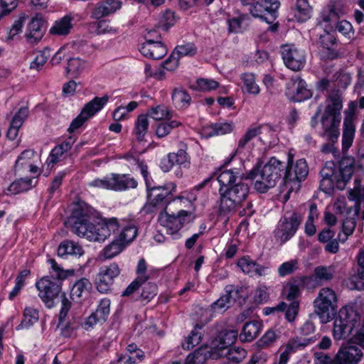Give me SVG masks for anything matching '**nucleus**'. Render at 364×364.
<instances>
[{
  "instance_id": "nucleus-49",
  "label": "nucleus",
  "mask_w": 364,
  "mask_h": 364,
  "mask_svg": "<svg viewBox=\"0 0 364 364\" xmlns=\"http://www.w3.org/2000/svg\"><path fill=\"white\" fill-rule=\"evenodd\" d=\"M71 28V18L68 16H64L55 23L50 28V33L58 36H65L69 33Z\"/></svg>"
},
{
  "instance_id": "nucleus-15",
  "label": "nucleus",
  "mask_w": 364,
  "mask_h": 364,
  "mask_svg": "<svg viewBox=\"0 0 364 364\" xmlns=\"http://www.w3.org/2000/svg\"><path fill=\"white\" fill-rule=\"evenodd\" d=\"M321 180L320 187L324 192L338 188L339 185L338 173L333 162L328 161L320 171Z\"/></svg>"
},
{
  "instance_id": "nucleus-50",
  "label": "nucleus",
  "mask_w": 364,
  "mask_h": 364,
  "mask_svg": "<svg viewBox=\"0 0 364 364\" xmlns=\"http://www.w3.org/2000/svg\"><path fill=\"white\" fill-rule=\"evenodd\" d=\"M202 327V325H196L191 334L186 338L185 341L182 343V348L184 350H188L200 342L202 334L198 330L201 329Z\"/></svg>"
},
{
  "instance_id": "nucleus-26",
  "label": "nucleus",
  "mask_w": 364,
  "mask_h": 364,
  "mask_svg": "<svg viewBox=\"0 0 364 364\" xmlns=\"http://www.w3.org/2000/svg\"><path fill=\"white\" fill-rule=\"evenodd\" d=\"M43 19L40 14H37L31 18L26 33V37L29 43H37L43 38L44 34L43 31Z\"/></svg>"
},
{
  "instance_id": "nucleus-4",
  "label": "nucleus",
  "mask_w": 364,
  "mask_h": 364,
  "mask_svg": "<svg viewBox=\"0 0 364 364\" xmlns=\"http://www.w3.org/2000/svg\"><path fill=\"white\" fill-rule=\"evenodd\" d=\"M52 267L50 276H46L36 283L38 291V296L48 308L54 306V299L58 297L61 291L60 281L67 277L66 272L58 265L55 259H49Z\"/></svg>"
},
{
  "instance_id": "nucleus-11",
  "label": "nucleus",
  "mask_w": 364,
  "mask_h": 364,
  "mask_svg": "<svg viewBox=\"0 0 364 364\" xmlns=\"http://www.w3.org/2000/svg\"><path fill=\"white\" fill-rule=\"evenodd\" d=\"M120 274L121 268L116 262L102 265L96 276L97 289L100 293H107Z\"/></svg>"
},
{
  "instance_id": "nucleus-42",
  "label": "nucleus",
  "mask_w": 364,
  "mask_h": 364,
  "mask_svg": "<svg viewBox=\"0 0 364 364\" xmlns=\"http://www.w3.org/2000/svg\"><path fill=\"white\" fill-rule=\"evenodd\" d=\"M311 7L307 0H296L295 18L298 21L304 22L310 18Z\"/></svg>"
},
{
  "instance_id": "nucleus-63",
  "label": "nucleus",
  "mask_w": 364,
  "mask_h": 364,
  "mask_svg": "<svg viewBox=\"0 0 364 364\" xmlns=\"http://www.w3.org/2000/svg\"><path fill=\"white\" fill-rule=\"evenodd\" d=\"M141 297L142 299L150 301L157 294V286L152 282L144 283Z\"/></svg>"
},
{
  "instance_id": "nucleus-37",
  "label": "nucleus",
  "mask_w": 364,
  "mask_h": 364,
  "mask_svg": "<svg viewBox=\"0 0 364 364\" xmlns=\"http://www.w3.org/2000/svg\"><path fill=\"white\" fill-rule=\"evenodd\" d=\"M34 151L33 150H24L22 151L16 161V173L21 174L24 170L27 169L31 166Z\"/></svg>"
},
{
  "instance_id": "nucleus-19",
  "label": "nucleus",
  "mask_w": 364,
  "mask_h": 364,
  "mask_svg": "<svg viewBox=\"0 0 364 364\" xmlns=\"http://www.w3.org/2000/svg\"><path fill=\"white\" fill-rule=\"evenodd\" d=\"M122 6V2L119 0H103L95 4L91 12V18L94 19H100L103 17L109 16Z\"/></svg>"
},
{
  "instance_id": "nucleus-27",
  "label": "nucleus",
  "mask_w": 364,
  "mask_h": 364,
  "mask_svg": "<svg viewBox=\"0 0 364 364\" xmlns=\"http://www.w3.org/2000/svg\"><path fill=\"white\" fill-rule=\"evenodd\" d=\"M355 127L353 117L346 116L343 121V129L342 134V152L346 154L352 146L355 136Z\"/></svg>"
},
{
  "instance_id": "nucleus-2",
  "label": "nucleus",
  "mask_w": 364,
  "mask_h": 364,
  "mask_svg": "<svg viewBox=\"0 0 364 364\" xmlns=\"http://www.w3.org/2000/svg\"><path fill=\"white\" fill-rule=\"evenodd\" d=\"M90 219L91 210L80 206L73 212L65 225L79 237L100 242H104L119 228V223L115 218L102 219L97 224L91 223Z\"/></svg>"
},
{
  "instance_id": "nucleus-18",
  "label": "nucleus",
  "mask_w": 364,
  "mask_h": 364,
  "mask_svg": "<svg viewBox=\"0 0 364 364\" xmlns=\"http://www.w3.org/2000/svg\"><path fill=\"white\" fill-rule=\"evenodd\" d=\"M110 301L108 299H103L100 301L96 310L92 312L84 323V328L86 331L93 328L98 323L105 322L110 311Z\"/></svg>"
},
{
  "instance_id": "nucleus-29",
  "label": "nucleus",
  "mask_w": 364,
  "mask_h": 364,
  "mask_svg": "<svg viewBox=\"0 0 364 364\" xmlns=\"http://www.w3.org/2000/svg\"><path fill=\"white\" fill-rule=\"evenodd\" d=\"M337 173H338L339 179L338 188L343 189L353 173V159L350 158H343L340 161L339 168L337 169Z\"/></svg>"
},
{
  "instance_id": "nucleus-16",
  "label": "nucleus",
  "mask_w": 364,
  "mask_h": 364,
  "mask_svg": "<svg viewBox=\"0 0 364 364\" xmlns=\"http://www.w3.org/2000/svg\"><path fill=\"white\" fill-rule=\"evenodd\" d=\"M190 165V159L186 152V146L182 147L177 152L169 153L167 158L161 162V168L164 172L169 171L173 166L188 168Z\"/></svg>"
},
{
  "instance_id": "nucleus-33",
  "label": "nucleus",
  "mask_w": 364,
  "mask_h": 364,
  "mask_svg": "<svg viewBox=\"0 0 364 364\" xmlns=\"http://www.w3.org/2000/svg\"><path fill=\"white\" fill-rule=\"evenodd\" d=\"M83 253L84 250L82 247L71 240H65L62 242L58 246L57 250V254L59 257H64L68 255L81 256Z\"/></svg>"
},
{
  "instance_id": "nucleus-20",
  "label": "nucleus",
  "mask_w": 364,
  "mask_h": 364,
  "mask_svg": "<svg viewBox=\"0 0 364 364\" xmlns=\"http://www.w3.org/2000/svg\"><path fill=\"white\" fill-rule=\"evenodd\" d=\"M287 89L296 102H301L311 96V91L306 88V82L298 75L290 79L287 83Z\"/></svg>"
},
{
  "instance_id": "nucleus-14",
  "label": "nucleus",
  "mask_w": 364,
  "mask_h": 364,
  "mask_svg": "<svg viewBox=\"0 0 364 364\" xmlns=\"http://www.w3.org/2000/svg\"><path fill=\"white\" fill-rule=\"evenodd\" d=\"M318 338L319 336L317 334L308 338L296 336L289 339L284 346V351L280 354L278 364H287L291 354L314 343Z\"/></svg>"
},
{
  "instance_id": "nucleus-35",
  "label": "nucleus",
  "mask_w": 364,
  "mask_h": 364,
  "mask_svg": "<svg viewBox=\"0 0 364 364\" xmlns=\"http://www.w3.org/2000/svg\"><path fill=\"white\" fill-rule=\"evenodd\" d=\"M337 318L349 324L352 328H354L359 322V316L357 312L353 308L348 306L340 309Z\"/></svg>"
},
{
  "instance_id": "nucleus-25",
  "label": "nucleus",
  "mask_w": 364,
  "mask_h": 364,
  "mask_svg": "<svg viewBox=\"0 0 364 364\" xmlns=\"http://www.w3.org/2000/svg\"><path fill=\"white\" fill-rule=\"evenodd\" d=\"M237 331L224 329L221 331L212 342L213 348L218 352L230 348L237 337Z\"/></svg>"
},
{
  "instance_id": "nucleus-31",
  "label": "nucleus",
  "mask_w": 364,
  "mask_h": 364,
  "mask_svg": "<svg viewBox=\"0 0 364 364\" xmlns=\"http://www.w3.org/2000/svg\"><path fill=\"white\" fill-rule=\"evenodd\" d=\"M109 97L107 95L103 97H95L91 101L85 105L82 111L90 119L100 112L107 105Z\"/></svg>"
},
{
  "instance_id": "nucleus-22",
  "label": "nucleus",
  "mask_w": 364,
  "mask_h": 364,
  "mask_svg": "<svg viewBox=\"0 0 364 364\" xmlns=\"http://www.w3.org/2000/svg\"><path fill=\"white\" fill-rule=\"evenodd\" d=\"M139 50L144 56L154 60L161 59L167 53L166 46L161 41L152 38H148Z\"/></svg>"
},
{
  "instance_id": "nucleus-44",
  "label": "nucleus",
  "mask_w": 364,
  "mask_h": 364,
  "mask_svg": "<svg viewBox=\"0 0 364 364\" xmlns=\"http://www.w3.org/2000/svg\"><path fill=\"white\" fill-rule=\"evenodd\" d=\"M38 311L32 307H26L23 311V319L21 323L16 327V330L19 331L23 328H28L38 321Z\"/></svg>"
},
{
  "instance_id": "nucleus-24",
  "label": "nucleus",
  "mask_w": 364,
  "mask_h": 364,
  "mask_svg": "<svg viewBox=\"0 0 364 364\" xmlns=\"http://www.w3.org/2000/svg\"><path fill=\"white\" fill-rule=\"evenodd\" d=\"M233 293L237 294V291H235L234 287L232 285L226 286L225 294L210 306V310L214 314L224 313L235 301L232 296Z\"/></svg>"
},
{
  "instance_id": "nucleus-45",
  "label": "nucleus",
  "mask_w": 364,
  "mask_h": 364,
  "mask_svg": "<svg viewBox=\"0 0 364 364\" xmlns=\"http://www.w3.org/2000/svg\"><path fill=\"white\" fill-rule=\"evenodd\" d=\"M353 329L349 324L336 318L333 323V336L336 340L345 339L351 333Z\"/></svg>"
},
{
  "instance_id": "nucleus-57",
  "label": "nucleus",
  "mask_w": 364,
  "mask_h": 364,
  "mask_svg": "<svg viewBox=\"0 0 364 364\" xmlns=\"http://www.w3.org/2000/svg\"><path fill=\"white\" fill-rule=\"evenodd\" d=\"M181 125L182 123L176 119L160 123L156 127V134L159 138L164 137L168 135L173 129L177 128Z\"/></svg>"
},
{
  "instance_id": "nucleus-60",
  "label": "nucleus",
  "mask_w": 364,
  "mask_h": 364,
  "mask_svg": "<svg viewBox=\"0 0 364 364\" xmlns=\"http://www.w3.org/2000/svg\"><path fill=\"white\" fill-rule=\"evenodd\" d=\"M173 53L177 55L178 58L183 56H193L196 53V47L193 43H188L177 46Z\"/></svg>"
},
{
  "instance_id": "nucleus-48",
  "label": "nucleus",
  "mask_w": 364,
  "mask_h": 364,
  "mask_svg": "<svg viewBox=\"0 0 364 364\" xmlns=\"http://www.w3.org/2000/svg\"><path fill=\"white\" fill-rule=\"evenodd\" d=\"M92 284L89 279L82 278L77 281L73 286L70 291L72 299L80 298L84 294H87Z\"/></svg>"
},
{
  "instance_id": "nucleus-54",
  "label": "nucleus",
  "mask_w": 364,
  "mask_h": 364,
  "mask_svg": "<svg viewBox=\"0 0 364 364\" xmlns=\"http://www.w3.org/2000/svg\"><path fill=\"white\" fill-rule=\"evenodd\" d=\"M280 337V331L276 329H269L258 341L259 347L265 348L272 346Z\"/></svg>"
},
{
  "instance_id": "nucleus-34",
  "label": "nucleus",
  "mask_w": 364,
  "mask_h": 364,
  "mask_svg": "<svg viewBox=\"0 0 364 364\" xmlns=\"http://www.w3.org/2000/svg\"><path fill=\"white\" fill-rule=\"evenodd\" d=\"M90 68V64L86 60L80 58H71L68 61L66 71L73 77H78L83 71Z\"/></svg>"
},
{
  "instance_id": "nucleus-28",
  "label": "nucleus",
  "mask_w": 364,
  "mask_h": 364,
  "mask_svg": "<svg viewBox=\"0 0 364 364\" xmlns=\"http://www.w3.org/2000/svg\"><path fill=\"white\" fill-rule=\"evenodd\" d=\"M112 190L124 191L131 188H136L138 183L136 180L129 174L112 173Z\"/></svg>"
},
{
  "instance_id": "nucleus-12",
  "label": "nucleus",
  "mask_w": 364,
  "mask_h": 364,
  "mask_svg": "<svg viewBox=\"0 0 364 364\" xmlns=\"http://www.w3.org/2000/svg\"><path fill=\"white\" fill-rule=\"evenodd\" d=\"M188 215L186 210H181L176 215L170 214L166 211V208L159 215V221L166 228L167 233L173 235V239L180 237L178 231L183 227L185 218Z\"/></svg>"
},
{
  "instance_id": "nucleus-40",
  "label": "nucleus",
  "mask_w": 364,
  "mask_h": 364,
  "mask_svg": "<svg viewBox=\"0 0 364 364\" xmlns=\"http://www.w3.org/2000/svg\"><path fill=\"white\" fill-rule=\"evenodd\" d=\"M267 129V126L259 125L249 128L245 134L239 139L237 150L243 149L246 144L262 133V129Z\"/></svg>"
},
{
  "instance_id": "nucleus-17",
  "label": "nucleus",
  "mask_w": 364,
  "mask_h": 364,
  "mask_svg": "<svg viewBox=\"0 0 364 364\" xmlns=\"http://www.w3.org/2000/svg\"><path fill=\"white\" fill-rule=\"evenodd\" d=\"M363 356L362 350L354 345H342L336 353L339 364H358Z\"/></svg>"
},
{
  "instance_id": "nucleus-10",
  "label": "nucleus",
  "mask_w": 364,
  "mask_h": 364,
  "mask_svg": "<svg viewBox=\"0 0 364 364\" xmlns=\"http://www.w3.org/2000/svg\"><path fill=\"white\" fill-rule=\"evenodd\" d=\"M279 5L277 0H260L252 3L249 11L253 17L270 24L277 18Z\"/></svg>"
},
{
  "instance_id": "nucleus-58",
  "label": "nucleus",
  "mask_w": 364,
  "mask_h": 364,
  "mask_svg": "<svg viewBox=\"0 0 364 364\" xmlns=\"http://www.w3.org/2000/svg\"><path fill=\"white\" fill-rule=\"evenodd\" d=\"M50 55V49L48 48L38 52L36 54L34 60L31 63L30 68L36 70H41Z\"/></svg>"
},
{
  "instance_id": "nucleus-3",
  "label": "nucleus",
  "mask_w": 364,
  "mask_h": 364,
  "mask_svg": "<svg viewBox=\"0 0 364 364\" xmlns=\"http://www.w3.org/2000/svg\"><path fill=\"white\" fill-rule=\"evenodd\" d=\"M343 97L338 90L331 92L326 100V108L321 122L324 134L332 141H336L340 135L339 126L341 121Z\"/></svg>"
},
{
  "instance_id": "nucleus-64",
  "label": "nucleus",
  "mask_w": 364,
  "mask_h": 364,
  "mask_svg": "<svg viewBox=\"0 0 364 364\" xmlns=\"http://www.w3.org/2000/svg\"><path fill=\"white\" fill-rule=\"evenodd\" d=\"M250 17L247 14L240 15L237 18H232L228 21L229 31L233 33H239L242 30V23L249 20Z\"/></svg>"
},
{
  "instance_id": "nucleus-36",
  "label": "nucleus",
  "mask_w": 364,
  "mask_h": 364,
  "mask_svg": "<svg viewBox=\"0 0 364 364\" xmlns=\"http://www.w3.org/2000/svg\"><path fill=\"white\" fill-rule=\"evenodd\" d=\"M172 100L176 108L182 109L190 105L191 97L185 90L176 88L172 93Z\"/></svg>"
},
{
  "instance_id": "nucleus-41",
  "label": "nucleus",
  "mask_w": 364,
  "mask_h": 364,
  "mask_svg": "<svg viewBox=\"0 0 364 364\" xmlns=\"http://www.w3.org/2000/svg\"><path fill=\"white\" fill-rule=\"evenodd\" d=\"M240 175L239 171L232 170L220 171L217 176V180L220 185V188H229L232 186Z\"/></svg>"
},
{
  "instance_id": "nucleus-1",
  "label": "nucleus",
  "mask_w": 364,
  "mask_h": 364,
  "mask_svg": "<svg viewBox=\"0 0 364 364\" xmlns=\"http://www.w3.org/2000/svg\"><path fill=\"white\" fill-rule=\"evenodd\" d=\"M309 167L304 159H300L295 163L293 157L289 155L287 166L272 157L264 166H255L246 176L247 179L255 181L254 188L259 193H266L274 188L282 177L284 185L290 183L301 182L306 178Z\"/></svg>"
},
{
  "instance_id": "nucleus-9",
  "label": "nucleus",
  "mask_w": 364,
  "mask_h": 364,
  "mask_svg": "<svg viewBox=\"0 0 364 364\" xmlns=\"http://www.w3.org/2000/svg\"><path fill=\"white\" fill-rule=\"evenodd\" d=\"M337 296L336 292L328 288L320 289L317 297L314 301V312L322 323H327L331 318L337 308Z\"/></svg>"
},
{
  "instance_id": "nucleus-13",
  "label": "nucleus",
  "mask_w": 364,
  "mask_h": 364,
  "mask_svg": "<svg viewBox=\"0 0 364 364\" xmlns=\"http://www.w3.org/2000/svg\"><path fill=\"white\" fill-rule=\"evenodd\" d=\"M282 56L285 65L294 71L301 70L305 65V53L294 45H285L282 47Z\"/></svg>"
},
{
  "instance_id": "nucleus-51",
  "label": "nucleus",
  "mask_w": 364,
  "mask_h": 364,
  "mask_svg": "<svg viewBox=\"0 0 364 364\" xmlns=\"http://www.w3.org/2000/svg\"><path fill=\"white\" fill-rule=\"evenodd\" d=\"M246 91L251 95H257L260 92L259 85L255 82V77L253 73H246L241 75Z\"/></svg>"
},
{
  "instance_id": "nucleus-62",
  "label": "nucleus",
  "mask_w": 364,
  "mask_h": 364,
  "mask_svg": "<svg viewBox=\"0 0 364 364\" xmlns=\"http://www.w3.org/2000/svg\"><path fill=\"white\" fill-rule=\"evenodd\" d=\"M314 364H339L336 358V354L331 358L327 353L322 351H315L313 354Z\"/></svg>"
},
{
  "instance_id": "nucleus-61",
  "label": "nucleus",
  "mask_w": 364,
  "mask_h": 364,
  "mask_svg": "<svg viewBox=\"0 0 364 364\" xmlns=\"http://www.w3.org/2000/svg\"><path fill=\"white\" fill-rule=\"evenodd\" d=\"M206 360V355L201 348L188 354L183 364H203Z\"/></svg>"
},
{
  "instance_id": "nucleus-38",
  "label": "nucleus",
  "mask_w": 364,
  "mask_h": 364,
  "mask_svg": "<svg viewBox=\"0 0 364 364\" xmlns=\"http://www.w3.org/2000/svg\"><path fill=\"white\" fill-rule=\"evenodd\" d=\"M33 178H21L14 181L7 188V194H18L30 190L33 186L32 184Z\"/></svg>"
},
{
  "instance_id": "nucleus-5",
  "label": "nucleus",
  "mask_w": 364,
  "mask_h": 364,
  "mask_svg": "<svg viewBox=\"0 0 364 364\" xmlns=\"http://www.w3.org/2000/svg\"><path fill=\"white\" fill-rule=\"evenodd\" d=\"M346 13L343 4L340 1H331V3L321 13L318 23H326L330 28L335 25L336 29L343 36L351 37L353 29L351 23L346 20L338 21V19Z\"/></svg>"
},
{
  "instance_id": "nucleus-7",
  "label": "nucleus",
  "mask_w": 364,
  "mask_h": 364,
  "mask_svg": "<svg viewBox=\"0 0 364 364\" xmlns=\"http://www.w3.org/2000/svg\"><path fill=\"white\" fill-rule=\"evenodd\" d=\"M220 213H228L240 205L246 200L249 193V187L244 183L233 184L229 188H219Z\"/></svg>"
},
{
  "instance_id": "nucleus-30",
  "label": "nucleus",
  "mask_w": 364,
  "mask_h": 364,
  "mask_svg": "<svg viewBox=\"0 0 364 364\" xmlns=\"http://www.w3.org/2000/svg\"><path fill=\"white\" fill-rule=\"evenodd\" d=\"M218 355L225 358L229 362H224L222 364H238L246 358L247 351L242 348L232 347L218 352Z\"/></svg>"
},
{
  "instance_id": "nucleus-46",
  "label": "nucleus",
  "mask_w": 364,
  "mask_h": 364,
  "mask_svg": "<svg viewBox=\"0 0 364 364\" xmlns=\"http://www.w3.org/2000/svg\"><path fill=\"white\" fill-rule=\"evenodd\" d=\"M149 127L147 115L140 114L138 116L134 129V134L138 141H143Z\"/></svg>"
},
{
  "instance_id": "nucleus-32",
  "label": "nucleus",
  "mask_w": 364,
  "mask_h": 364,
  "mask_svg": "<svg viewBox=\"0 0 364 364\" xmlns=\"http://www.w3.org/2000/svg\"><path fill=\"white\" fill-rule=\"evenodd\" d=\"M262 323L258 321H251L245 323L240 338L242 341L250 342L254 340L261 331Z\"/></svg>"
},
{
  "instance_id": "nucleus-23",
  "label": "nucleus",
  "mask_w": 364,
  "mask_h": 364,
  "mask_svg": "<svg viewBox=\"0 0 364 364\" xmlns=\"http://www.w3.org/2000/svg\"><path fill=\"white\" fill-rule=\"evenodd\" d=\"M237 266L245 274L250 277H263L269 274L267 267L257 263L248 256L240 258L237 262Z\"/></svg>"
},
{
  "instance_id": "nucleus-43",
  "label": "nucleus",
  "mask_w": 364,
  "mask_h": 364,
  "mask_svg": "<svg viewBox=\"0 0 364 364\" xmlns=\"http://www.w3.org/2000/svg\"><path fill=\"white\" fill-rule=\"evenodd\" d=\"M173 112L169 109L164 105H159L150 108L147 112V117H150L154 120L159 121L165 119H171L173 117Z\"/></svg>"
},
{
  "instance_id": "nucleus-52",
  "label": "nucleus",
  "mask_w": 364,
  "mask_h": 364,
  "mask_svg": "<svg viewBox=\"0 0 364 364\" xmlns=\"http://www.w3.org/2000/svg\"><path fill=\"white\" fill-rule=\"evenodd\" d=\"M336 39L333 35L326 32L323 35H321L319 38V43L321 46L326 49L328 52V57L329 58H335L337 55L332 47L336 44Z\"/></svg>"
},
{
  "instance_id": "nucleus-53",
  "label": "nucleus",
  "mask_w": 364,
  "mask_h": 364,
  "mask_svg": "<svg viewBox=\"0 0 364 364\" xmlns=\"http://www.w3.org/2000/svg\"><path fill=\"white\" fill-rule=\"evenodd\" d=\"M209 127L211 129L209 134L210 136L223 135L232 132L234 124L232 122H221L212 124Z\"/></svg>"
},
{
  "instance_id": "nucleus-8",
  "label": "nucleus",
  "mask_w": 364,
  "mask_h": 364,
  "mask_svg": "<svg viewBox=\"0 0 364 364\" xmlns=\"http://www.w3.org/2000/svg\"><path fill=\"white\" fill-rule=\"evenodd\" d=\"M302 221L296 210H285L274 230V237L280 245L286 243L296 234Z\"/></svg>"
},
{
  "instance_id": "nucleus-47",
  "label": "nucleus",
  "mask_w": 364,
  "mask_h": 364,
  "mask_svg": "<svg viewBox=\"0 0 364 364\" xmlns=\"http://www.w3.org/2000/svg\"><path fill=\"white\" fill-rule=\"evenodd\" d=\"M125 247L123 242L118 238L105 246L102 250V256L105 259H112L118 255Z\"/></svg>"
},
{
  "instance_id": "nucleus-59",
  "label": "nucleus",
  "mask_w": 364,
  "mask_h": 364,
  "mask_svg": "<svg viewBox=\"0 0 364 364\" xmlns=\"http://www.w3.org/2000/svg\"><path fill=\"white\" fill-rule=\"evenodd\" d=\"M176 22V19L174 12L171 10H166L161 14L159 24L164 31H167Z\"/></svg>"
},
{
  "instance_id": "nucleus-6",
  "label": "nucleus",
  "mask_w": 364,
  "mask_h": 364,
  "mask_svg": "<svg viewBox=\"0 0 364 364\" xmlns=\"http://www.w3.org/2000/svg\"><path fill=\"white\" fill-rule=\"evenodd\" d=\"M145 183L149 200V204L144 207L146 211L152 212L156 208H162L164 210L166 208H167L166 205L173 200V193L176 191V185L170 182L164 186H152L149 176Z\"/></svg>"
},
{
  "instance_id": "nucleus-21",
  "label": "nucleus",
  "mask_w": 364,
  "mask_h": 364,
  "mask_svg": "<svg viewBox=\"0 0 364 364\" xmlns=\"http://www.w3.org/2000/svg\"><path fill=\"white\" fill-rule=\"evenodd\" d=\"M360 213V205L358 204L354 205L353 206L347 209L346 218L343 221L342 225V232L338 233V237L339 241L344 242L351 235L356 226V219Z\"/></svg>"
},
{
  "instance_id": "nucleus-39",
  "label": "nucleus",
  "mask_w": 364,
  "mask_h": 364,
  "mask_svg": "<svg viewBox=\"0 0 364 364\" xmlns=\"http://www.w3.org/2000/svg\"><path fill=\"white\" fill-rule=\"evenodd\" d=\"M122 158L127 161L128 166L130 168H139L144 181H147V178L149 175L148 172V166L144 161H140L137 155H134L132 154H126L122 156Z\"/></svg>"
},
{
  "instance_id": "nucleus-55",
  "label": "nucleus",
  "mask_w": 364,
  "mask_h": 364,
  "mask_svg": "<svg viewBox=\"0 0 364 364\" xmlns=\"http://www.w3.org/2000/svg\"><path fill=\"white\" fill-rule=\"evenodd\" d=\"M335 274V267L330 266H319L314 269V276L319 281L328 282L331 280Z\"/></svg>"
},
{
  "instance_id": "nucleus-56",
  "label": "nucleus",
  "mask_w": 364,
  "mask_h": 364,
  "mask_svg": "<svg viewBox=\"0 0 364 364\" xmlns=\"http://www.w3.org/2000/svg\"><path fill=\"white\" fill-rule=\"evenodd\" d=\"M137 228L134 225H128L123 228L119 233L118 239L121 242H123L124 245L126 246L135 239L137 235Z\"/></svg>"
}]
</instances>
